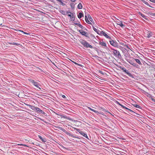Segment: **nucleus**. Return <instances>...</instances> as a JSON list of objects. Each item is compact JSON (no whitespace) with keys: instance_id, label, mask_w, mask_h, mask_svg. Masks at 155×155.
I'll return each instance as SVG.
<instances>
[{"instance_id":"f257e3e1","label":"nucleus","mask_w":155,"mask_h":155,"mask_svg":"<svg viewBox=\"0 0 155 155\" xmlns=\"http://www.w3.org/2000/svg\"><path fill=\"white\" fill-rule=\"evenodd\" d=\"M79 41L81 43L85 48H92L93 47V46L89 44L87 41L84 39H81Z\"/></svg>"},{"instance_id":"f03ea898","label":"nucleus","mask_w":155,"mask_h":155,"mask_svg":"<svg viewBox=\"0 0 155 155\" xmlns=\"http://www.w3.org/2000/svg\"><path fill=\"white\" fill-rule=\"evenodd\" d=\"M110 49H111L110 51L113 53V54L115 56L120 59L121 57L120 54L118 51L111 48H110Z\"/></svg>"},{"instance_id":"7ed1b4c3","label":"nucleus","mask_w":155,"mask_h":155,"mask_svg":"<svg viewBox=\"0 0 155 155\" xmlns=\"http://www.w3.org/2000/svg\"><path fill=\"white\" fill-rule=\"evenodd\" d=\"M120 69L122 70L124 72L126 73L129 76L133 78L134 76L132 74L130 73L128 70H127L125 68L122 67V66H119L118 67Z\"/></svg>"},{"instance_id":"20e7f679","label":"nucleus","mask_w":155,"mask_h":155,"mask_svg":"<svg viewBox=\"0 0 155 155\" xmlns=\"http://www.w3.org/2000/svg\"><path fill=\"white\" fill-rule=\"evenodd\" d=\"M120 69L122 70L124 72L126 73L129 76L133 78L134 76L132 74L130 73L128 70H127L125 68L122 67V66H119L118 67Z\"/></svg>"},{"instance_id":"39448f33","label":"nucleus","mask_w":155,"mask_h":155,"mask_svg":"<svg viewBox=\"0 0 155 155\" xmlns=\"http://www.w3.org/2000/svg\"><path fill=\"white\" fill-rule=\"evenodd\" d=\"M127 61L129 62L131 65L133 66L134 67L139 68L140 67L136 63H134V60H130L129 59H126Z\"/></svg>"},{"instance_id":"423d86ee","label":"nucleus","mask_w":155,"mask_h":155,"mask_svg":"<svg viewBox=\"0 0 155 155\" xmlns=\"http://www.w3.org/2000/svg\"><path fill=\"white\" fill-rule=\"evenodd\" d=\"M30 81L36 87L40 89H41V88L39 87V86H41V85L38 82L35 81L33 79H31Z\"/></svg>"},{"instance_id":"0eeeda50","label":"nucleus","mask_w":155,"mask_h":155,"mask_svg":"<svg viewBox=\"0 0 155 155\" xmlns=\"http://www.w3.org/2000/svg\"><path fill=\"white\" fill-rule=\"evenodd\" d=\"M110 43L111 45L112 46H113L114 47L116 48H118L119 46V45L118 44L116 41H114L113 40H112L111 41H110Z\"/></svg>"},{"instance_id":"6e6552de","label":"nucleus","mask_w":155,"mask_h":155,"mask_svg":"<svg viewBox=\"0 0 155 155\" xmlns=\"http://www.w3.org/2000/svg\"><path fill=\"white\" fill-rule=\"evenodd\" d=\"M67 135H69V136H71L73 138H79L78 137V136H74L73 135V134H70L69 132L67 131L66 130H65V129H62V130Z\"/></svg>"},{"instance_id":"1a4fd4ad","label":"nucleus","mask_w":155,"mask_h":155,"mask_svg":"<svg viewBox=\"0 0 155 155\" xmlns=\"http://www.w3.org/2000/svg\"><path fill=\"white\" fill-rule=\"evenodd\" d=\"M78 31L82 35L85 36L87 37H89V34L87 32L84 31L82 29Z\"/></svg>"},{"instance_id":"9d476101","label":"nucleus","mask_w":155,"mask_h":155,"mask_svg":"<svg viewBox=\"0 0 155 155\" xmlns=\"http://www.w3.org/2000/svg\"><path fill=\"white\" fill-rule=\"evenodd\" d=\"M100 35H103L106 38L109 39L110 40H111V38L109 36H108L106 33H105L104 31H100Z\"/></svg>"},{"instance_id":"9b49d317","label":"nucleus","mask_w":155,"mask_h":155,"mask_svg":"<svg viewBox=\"0 0 155 155\" xmlns=\"http://www.w3.org/2000/svg\"><path fill=\"white\" fill-rule=\"evenodd\" d=\"M74 24L75 25H76L78 26L79 27L81 28L82 30V29H83L84 30H87V29H86V28L85 27H83L80 24L74 22Z\"/></svg>"},{"instance_id":"f8f14e48","label":"nucleus","mask_w":155,"mask_h":155,"mask_svg":"<svg viewBox=\"0 0 155 155\" xmlns=\"http://www.w3.org/2000/svg\"><path fill=\"white\" fill-rule=\"evenodd\" d=\"M27 105L32 110L34 111H37V110L38 107H36L33 105L29 104H28Z\"/></svg>"},{"instance_id":"ddd939ff","label":"nucleus","mask_w":155,"mask_h":155,"mask_svg":"<svg viewBox=\"0 0 155 155\" xmlns=\"http://www.w3.org/2000/svg\"><path fill=\"white\" fill-rule=\"evenodd\" d=\"M139 14L141 15L143 18H144L146 20H148V19L147 18V17L143 14L141 12H139L138 13Z\"/></svg>"},{"instance_id":"4468645a","label":"nucleus","mask_w":155,"mask_h":155,"mask_svg":"<svg viewBox=\"0 0 155 155\" xmlns=\"http://www.w3.org/2000/svg\"><path fill=\"white\" fill-rule=\"evenodd\" d=\"M88 108L90 110L94 112L95 113H98V114H101V112H98L97 111V110H96L94 109H92V108H91L90 107H88Z\"/></svg>"},{"instance_id":"2eb2a0df","label":"nucleus","mask_w":155,"mask_h":155,"mask_svg":"<svg viewBox=\"0 0 155 155\" xmlns=\"http://www.w3.org/2000/svg\"><path fill=\"white\" fill-rule=\"evenodd\" d=\"M38 112H39L40 113H41V114H45V112L43 111L42 110H41L38 107L37 110V111Z\"/></svg>"},{"instance_id":"dca6fc26","label":"nucleus","mask_w":155,"mask_h":155,"mask_svg":"<svg viewBox=\"0 0 155 155\" xmlns=\"http://www.w3.org/2000/svg\"><path fill=\"white\" fill-rule=\"evenodd\" d=\"M99 43L100 45H101L102 46H104L105 47H106V44L105 42H104L103 41V40L102 41H99Z\"/></svg>"},{"instance_id":"f3484780","label":"nucleus","mask_w":155,"mask_h":155,"mask_svg":"<svg viewBox=\"0 0 155 155\" xmlns=\"http://www.w3.org/2000/svg\"><path fill=\"white\" fill-rule=\"evenodd\" d=\"M70 14H71V17H70L71 20L72 21H74L75 20L74 16L73 13L72 12H70Z\"/></svg>"},{"instance_id":"a211bd4d","label":"nucleus","mask_w":155,"mask_h":155,"mask_svg":"<svg viewBox=\"0 0 155 155\" xmlns=\"http://www.w3.org/2000/svg\"><path fill=\"white\" fill-rule=\"evenodd\" d=\"M8 43L10 44V45H17V46H19L20 45V44L15 43V42H8Z\"/></svg>"},{"instance_id":"6ab92c4d","label":"nucleus","mask_w":155,"mask_h":155,"mask_svg":"<svg viewBox=\"0 0 155 155\" xmlns=\"http://www.w3.org/2000/svg\"><path fill=\"white\" fill-rule=\"evenodd\" d=\"M81 134L83 135L84 137L88 139V137L87 134L84 133V132L83 131H82V132H81Z\"/></svg>"},{"instance_id":"aec40b11","label":"nucleus","mask_w":155,"mask_h":155,"mask_svg":"<svg viewBox=\"0 0 155 155\" xmlns=\"http://www.w3.org/2000/svg\"><path fill=\"white\" fill-rule=\"evenodd\" d=\"M134 59L135 60L136 62L138 63L140 65H142V64L140 60L138 59L135 58H134Z\"/></svg>"},{"instance_id":"412c9836","label":"nucleus","mask_w":155,"mask_h":155,"mask_svg":"<svg viewBox=\"0 0 155 155\" xmlns=\"http://www.w3.org/2000/svg\"><path fill=\"white\" fill-rule=\"evenodd\" d=\"M78 17L80 19L82 17H84V15L83 13L80 12L78 15Z\"/></svg>"},{"instance_id":"4be33fe9","label":"nucleus","mask_w":155,"mask_h":155,"mask_svg":"<svg viewBox=\"0 0 155 155\" xmlns=\"http://www.w3.org/2000/svg\"><path fill=\"white\" fill-rule=\"evenodd\" d=\"M147 34V38H149L152 36V32L150 31L149 33Z\"/></svg>"},{"instance_id":"5701e85b","label":"nucleus","mask_w":155,"mask_h":155,"mask_svg":"<svg viewBox=\"0 0 155 155\" xmlns=\"http://www.w3.org/2000/svg\"><path fill=\"white\" fill-rule=\"evenodd\" d=\"M142 2L144 4H145L146 5H147V6H149L150 7H152L150 5H149V3H148V2H147V1H145L144 0H142Z\"/></svg>"},{"instance_id":"b1692460","label":"nucleus","mask_w":155,"mask_h":155,"mask_svg":"<svg viewBox=\"0 0 155 155\" xmlns=\"http://www.w3.org/2000/svg\"><path fill=\"white\" fill-rule=\"evenodd\" d=\"M15 30L16 31H18V32H22V33H23L24 34H26V35H29V34H28V33H27V32H24L22 31H21V30H16V29H15Z\"/></svg>"},{"instance_id":"393cba45","label":"nucleus","mask_w":155,"mask_h":155,"mask_svg":"<svg viewBox=\"0 0 155 155\" xmlns=\"http://www.w3.org/2000/svg\"><path fill=\"white\" fill-rule=\"evenodd\" d=\"M132 105L134 107L139 108V109H141V107L139 105H138L136 104H133Z\"/></svg>"},{"instance_id":"a878e982","label":"nucleus","mask_w":155,"mask_h":155,"mask_svg":"<svg viewBox=\"0 0 155 155\" xmlns=\"http://www.w3.org/2000/svg\"><path fill=\"white\" fill-rule=\"evenodd\" d=\"M57 1L59 2L60 3V4L62 6H64L65 5V4L61 0H57Z\"/></svg>"},{"instance_id":"bb28decb","label":"nucleus","mask_w":155,"mask_h":155,"mask_svg":"<svg viewBox=\"0 0 155 155\" xmlns=\"http://www.w3.org/2000/svg\"><path fill=\"white\" fill-rule=\"evenodd\" d=\"M38 137L41 139V140L43 142L45 143L46 142L45 140L43 139V138L40 135L38 136Z\"/></svg>"},{"instance_id":"cd10ccee","label":"nucleus","mask_w":155,"mask_h":155,"mask_svg":"<svg viewBox=\"0 0 155 155\" xmlns=\"http://www.w3.org/2000/svg\"><path fill=\"white\" fill-rule=\"evenodd\" d=\"M78 8L79 9H81L82 8V6L81 3H79L78 5Z\"/></svg>"},{"instance_id":"c85d7f7f","label":"nucleus","mask_w":155,"mask_h":155,"mask_svg":"<svg viewBox=\"0 0 155 155\" xmlns=\"http://www.w3.org/2000/svg\"><path fill=\"white\" fill-rule=\"evenodd\" d=\"M88 18H89V20H90V21H91L92 22H94V21L93 20L92 18V17H91V15H88Z\"/></svg>"},{"instance_id":"c756f323","label":"nucleus","mask_w":155,"mask_h":155,"mask_svg":"<svg viewBox=\"0 0 155 155\" xmlns=\"http://www.w3.org/2000/svg\"><path fill=\"white\" fill-rule=\"evenodd\" d=\"M120 26H121L122 28H123L125 26L123 25L122 22H121V23L120 24H118Z\"/></svg>"},{"instance_id":"7c9ffc66","label":"nucleus","mask_w":155,"mask_h":155,"mask_svg":"<svg viewBox=\"0 0 155 155\" xmlns=\"http://www.w3.org/2000/svg\"><path fill=\"white\" fill-rule=\"evenodd\" d=\"M75 129H76L77 131L78 132L81 134V132H82V131L80 129L78 128H75Z\"/></svg>"},{"instance_id":"2f4dec72","label":"nucleus","mask_w":155,"mask_h":155,"mask_svg":"<svg viewBox=\"0 0 155 155\" xmlns=\"http://www.w3.org/2000/svg\"><path fill=\"white\" fill-rule=\"evenodd\" d=\"M75 129H76L77 131L78 132L81 134V132H82V131L80 129L78 128H75Z\"/></svg>"},{"instance_id":"473e14b6","label":"nucleus","mask_w":155,"mask_h":155,"mask_svg":"<svg viewBox=\"0 0 155 155\" xmlns=\"http://www.w3.org/2000/svg\"><path fill=\"white\" fill-rule=\"evenodd\" d=\"M117 104L119 105L120 106H121L122 108L123 107H124V106L122 104H120L119 102H118V101H117Z\"/></svg>"},{"instance_id":"72a5a7b5","label":"nucleus","mask_w":155,"mask_h":155,"mask_svg":"<svg viewBox=\"0 0 155 155\" xmlns=\"http://www.w3.org/2000/svg\"><path fill=\"white\" fill-rule=\"evenodd\" d=\"M85 21L87 23L89 24H92L90 22V21H89L88 19L86 20Z\"/></svg>"},{"instance_id":"f704fd0d","label":"nucleus","mask_w":155,"mask_h":155,"mask_svg":"<svg viewBox=\"0 0 155 155\" xmlns=\"http://www.w3.org/2000/svg\"><path fill=\"white\" fill-rule=\"evenodd\" d=\"M74 3L71 4V8H72V9H73V8H74Z\"/></svg>"},{"instance_id":"c9c22d12","label":"nucleus","mask_w":155,"mask_h":155,"mask_svg":"<svg viewBox=\"0 0 155 155\" xmlns=\"http://www.w3.org/2000/svg\"><path fill=\"white\" fill-rule=\"evenodd\" d=\"M150 15L151 16L155 17V13H149Z\"/></svg>"},{"instance_id":"e433bc0d","label":"nucleus","mask_w":155,"mask_h":155,"mask_svg":"<svg viewBox=\"0 0 155 155\" xmlns=\"http://www.w3.org/2000/svg\"><path fill=\"white\" fill-rule=\"evenodd\" d=\"M60 12L62 13V14H63V15H65V12H64V10H61V11H60Z\"/></svg>"},{"instance_id":"4c0bfd02","label":"nucleus","mask_w":155,"mask_h":155,"mask_svg":"<svg viewBox=\"0 0 155 155\" xmlns=\"http://www.w3.org/2000/svg\"><path fill=\"white\" fill-rule=\"evenodd\" d=\"M93 28L95 31L97 32V30L96 28H94V26H93Z\"/></svg>"},{"instance_id":"58836bf2","label":"nucleus","mask_w":155,"mask_h":155,"mask_svg":"<svg viewBox=\"0 0 155 155\" xmlns=\"http://www.w3.org/2000/svg\"><path fill=\"white\" fill-rule=\"evenodd\" d=\"M128 111H130V112H131V113H134V112L132 110L130 109H128L127 110Z\"/></svg>"},{"instance_id":"ea45409f","label":"nucleus","mask_w":155,"mask_h":155,"mask_svg":"<svg viewBox=\"0 0 155 155\" xmlns=\"http://www.w3.org/2000/svg\"><path fill=\"white\" fill-rule=\"evenodd\" d=\"M72 61V62H73V63H74V64H77L79 66H81V65L80 64H79L78 63H76V62H75L74 61Z\"/></svg>"},{"instance_id":"a19ab883","label":"nucleus","mask_w":155,"mask_h":155,"mask_svg":"<svg viewBox=\"0 0 155 155\" xmlns=\"http://www.w3.org/2000/svg\"><path fill=\"white\" fill-rule=\"evenodd\" d=\"M150 98L151 100L152 101L155 103V99L154 98H153L152 97H151Z\"/></svg>"},{"instance_id":"79ce46f5","label":"nucleus","mask_w":155,"mask_h":155,"mask_svg":"<svg viewBox=\"0 0 155 155\" xmlns=\"http://www.w3.org/2000/svg\"><path fill=\"white\" fill-rule=\"evenodd\" d=\"M17 145H19V146H26L25 145L23 144H18Z\"/></svg>"},{"instance_id":"37998d69","label":"nucleus","mask_w":155,"mask_h":155,"mask_svg":"<svg viewBox=\"0 0 155 155\" xmlns=\"http://www.w3.org/2000/svg\"><path fill=\"white\" fill-rule=\"evenodd\" d=\"M99 72L103 75L104 74L103 72L99 70Z\"/></svg>"},{"instance_id":"c03bdc74","label":"nucleus","mask_w":155,"mask_h":155,"mask_svg":"<svg viewBox=\"0 0 155 155\" xmlns=\"http://www.w3.org/2000/svg\"><path fill=\"white\" fill-rule=\"evenodd\" d=\"M149 1L155 3V0H149Z\"/></svg>"},{"instance_id":"a18cd8bd","label":"nucleus","mask_w":155,"mask_h":155,"mask_svg":"<svg viewBox=\"0 0 155 155\" xmlns=\"http://www.w3.org/2000/svg\"><path fill=\"white\" fill-rule=\"evenodd\" d=\"M100 31H99V30L98 31V30H97V32H96L97 33V34H99V35H100Z\"/></svg>"},{"instance_id":"49530a36","label":"nucleus","mask_w":155,"mask_h":155,"mask_svg":"<svg viewBox=\"0 0 155 155\" xmlns=\"http://www.w3.org/2000/svg\"><path fill=\"white\" fill-rule=\"evenodd\" d=\"M123 108H124V109H126L127 110H128V109H129L128 108H127V107H125V106H124V107H123Z\"/></svg>"},{"instance_id":"de8ad7c7","label":"nucleus","mask_w":155,"mask_h":155,"mask_svg":"<svg viewBox=\"0 0 155 155\" xmlns=\"http://www.w3.org/2000/svg\"><path fill=\"white\" fill-rule=\"evenodd\" d=\"M62 97L63 98H66V96H65V95H63L62 96Z\"/></svg>"},{"instance_id":"09e8293b","label":"nucleus","mask_w":155,"mask_h":155,"mask_svg":"<svg viewBox=\"0 0 155 155\" xmlns=\"http://www.w3.org/2000/svg\"><path fill=\"white\" fill-rule=\"evenodd\" d=\"M85 20L87 19H88V18L87 17L86 15H85Z\"/></svg>"},{"instance_id":"8fccbe9b","label":"nucleus","mask_w":155,"mask_h":155,"mask_svg":"<svg viewBox=\"0 0 155 155\" xmlns=\"http://www.w3.org/2000/svg\"><path fill=\"white\" fill-rule=\"evenodd\" d=\"M104 111H105V112H107L108 113H109V114H111L110 112L108 111V110H104Z\"/></svg>"},{"instance_id":"3c124183","label":"nucleus","mask_w":155,"mask_h":155,"mask_svg":"<svg viewBox=\"0 0 155 155\" xmlns=\"http://www.w3.org/2000/svg\"><path fill=\"white\" fill-rule=\"evenodd\" d=\"M71 14H69L68 15V16L69 17H71Z\"/></svg>"},{"instance_id":"603ef678","label":"nucleus","mask_w":155,"mask_h":155,"mask_svg":"<svg viewBox=\"0 0 155 155\" xmlns=\"http://www.w3.org/2000/svg\"><path fill=\"white\" fill-rule=\"evenodd\" d=\"M126 47L127 48H129L128 46L127 45H126Z\"/></svg>"},{"instance_id":"864d4df0","label":"nucleus","mask_w":155,"mask_h":155,"mask_svg":"<svg viewBox=\"0 0 155 155\" xmlns=\"http://www.w3.org/2000/svg\"><path fill=\"white\" fill-rule=\"evenodd\" d=\"M72 2H75L76 0H70Z\"/></svg>"},{"instance_id":"5fc2aeb1","label":"nucleus","mask_w":155,"mask_h":155,"mask_svg":"<svg viewBox=\"0 0 155 155\" xmlns=\"http://www.w3.org/2000/svg\"><path fill=\"white\" fill-rule=\"evenodd\" d=\"M70 12H69V11H67V14H68L69 13H70Z\"/></svg>"},{"instance_id":"6e6d98bb","label":"nucleus","mask_w":155,"mask_h":155,"mask_svg":"<svg viewBox=\"0 0 155 155\" xmlns=\"http://www.w3.org/2000/svg\"><path fill=\"white\" fill-rule=\"evenodd\" d=\"M19 34L20 35H21V34H20V32H19Z\"/></svg>"},{"instance_id":"4d7b16f0","label":"nucleus","mask_w":155,"mask_h":155,"mask_svg":"<svg viewBox=\"0 0 155 155\" xmlns=\"http://www.w3.org/2000/svg\"><path fill=\"white\" fill-rule=\"evenodd\" d=\"M93 36L94 37H95L94 36Z\"/></svg>"}]
</instances>
